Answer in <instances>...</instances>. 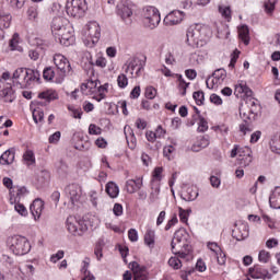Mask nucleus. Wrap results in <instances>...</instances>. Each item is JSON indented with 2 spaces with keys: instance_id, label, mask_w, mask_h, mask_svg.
<instances>
[{
  "instance_id": "24",
  "label": "nucleus",
  "mask_w": 280,
  "mask_h": 280,
  "mask_svg": "<svg viewBox=\"0 0 280 280\" xmlns=\"http://www.w3.org/2000/svg\"><path fill=\"white\" fill-rule=\"evenodd\" d=\"M14 149H9L0 156V164L1 165H12L14 163Z\"/></svg>"
},
{
  "instance_id": "61",
  "label": "nucleus",
  "mask_w": 280,
  "mask_h": 280,
  "mask_svg": "<svg viewBox=\"0 0 280 280\" xmlns=\"http://www.w3.org/2000/svg\"><path fill=\"white\" fill-rule=\"evenodd\" d=\"M207 247L209 248V250H212V253H215V255H218V253L222 250L218 245V243H214V242H209L207 244Z\"/></svg>"
},
{
  "instance_id": "36",
  "label": "nucleus",
  "mask_w": 280,
  "mask_h": 280,
  "mask_svg": "<svg viewBox=\"0 0 280 280\" xmlns=\"http://www.w3.org/2000/svg\"><path fill=\"white\" fill-rule=\"evenodd\" d=\"M23 160L25 161L26 165H34V163H36V156L34 155V151L26 150L23 154Z\"/></svg>"
},
{
  "instance_id": "17",
  "label": "nucleus",
  "mask_w": 280,
  "mask_h": 280,
  "mask_svg": "<svg viewBox=\"0 0 280 280\" xmlns=\"http://www.w3.org/2000/svg\"><path fill=\"white\" fill-rule=\"evenodd\" d=\"M30 209L34 219L38 220L43 213V209H45V202L42 199H35Z\"/></svg>"
},
{
  "instance_id": "19",
  "label": "nucleus",
  "mask_w": 280,
  "mask_h": 280,
  "mask_svg": "<svg viewBox=\"0 0 280 280\" xmlns=\"http://www.w3.org/2000/svg\"><path fill=\"white\" fill-rule=\"evenodd\" d=\"M70 23H69V20H67V18H62V16L54 18L52 22H51L52 35L58 33V31L62 30L63 27H66Z\"/></svg>"
},
{
  "instance_id": "63",
  "label": "nucleus",
  "mask_w": 280,
  "mask_h": 280,
  "mask_svg": "<svg viewBox=\"0 0 280 280\" xmlns=\"http://www.w3.org/2000/svg\"><path fill=\"white\" fill-rule=\"evenodd\" d=\"M89 133L90 135H102V128L97 127L94 124H91L89 126Z\"/></svg>"
},
{
  "instance_id": "26",
  "label": "nucleus",
  "mask_w": 280,
  "mask_h": 280,
  "mask_svg": "<svg viewBox=\"0 0 280 280\" xmlns=\"http://www.w3.org/2000/svg\"><path fill=\"white\" fill-rule=\"evenodd\" d=\"M238 37L242 39L244 45H249L250 43V31L248 30V26L242 25L238 27Z\"/></svg>"
},
{
  "instance_id": "58",
  "label": "nucleus",
  "mask_w": 280,
  "mask_h": 280,
  "mask_svg": "<svg viewBox=\"0 0 280 280\" xmlns=\"http://www.w3.org/2000/svg\"><path fill=\"white\" fill-rule=\"evenodd\" d=\"M84 267L82 268V272H84V277L82 280H95V276L91 275V272L86 271V268H89V264L84 262Z\"/></svg>"
},
{
  "instance_id": "35",
  "label": "nucleus",
  "mask_w": 280,
  "mask_h": 280,
  "mask_svg": "<svg viewBox=\"0 0 280 280\" xmlns=\"http://www.w3.org/2000/svg\"><path fill=\"white\" fill-rule=\"evenodd\" d=\"M129 268L133 273V280H141V265L137 261L129 264Z\"/></svg>"
},
{
  "instance_id": "22",
  "label": "nucleus",
  "mask_w": 280,
  "mask_h": 280,
  "mask_svg": "<svg viewBox=\"0 0 280 280\" xmlns=\"http://www.w3.org/2000/svg\"><path fill=\"white\" fill-rule=\"evenodd\" d=\"M240 115L244 120V124L240 125V130L243 135L252 132L253 128L250 127V115H247L243 109H240Z\"/></svg>"
},
{
  "instance_id": "20",
  "label": "nucleus",
  "mask_w": 280,
  "mask_h": 280,
  "mask_svg": "<svg viewBox=\"0 0 280 280\" xmlns=\"http://www.w3.org/2000/svg\"><path fill=\"white\" fill-rule=\"evenodd\" d=\"M209 143H211L209 136H202L192 144L191 150L192 152H200L203 148H209Z\"/></svg>"
},
{
  "instance_id": "13",
  "label": "nucleus",
  "mask_w": 280,
  "mask_h": 280,
  "mask_svg": "<svg viewBox=\"0 0 280 280\" xmlns=\"http://www.w3.org/2000/svg\"><path fill=\"white\" fill-rule=\"evenodd\" d=\"M252 279H272V275L268 272V269L261 268L259 265H255L249 269Z\"/></svg>"
},
{
  "instance_id": "52",
  "label": "nucleus",
  "mask_w": 280,
  "mask_h": 280,
  "mask_svg": "<svg viewBox=\"0 0 280 280\" xmlns=\"http://www.w3.org/2000/svg\"><path fill=\"white\" fill-rule=\"evenodd\" d=\"M117 82L120 89H126V86H128V77H126V74H120L117 78Z\"/></svg>"
},
{
  "instance_id": "37",
  "label": "nucleus",
  "mask_w": 280,
  "mask_h": 280,
  "mask_svg": "<svg viewBox=\"0 0 280 280\" xmlns=\"http://www.w3.org/2000/svg\"><path fill=\"white\" fill-rule=\"evenodd\" d=\"M4 187H7V189H9V194H10V202H12V200H14V187H12V178L10 177H4L2 180Z\"/></svg>"
},
{
  "instance_id": "53",
  "label": "nucleus",
  "mask_w": 280,
  "mask_h": 280,
  "mask_svg": "<svg viewBox=\"0 0 280 280\" xmlns=\"http://www.w3.org/2000/svg\"><path fill=\"white\" fill-rule=\"evenodd\" d=\"M189 213H191V210H184L183 208H179V219L180 222H184L187 224V220L189 218Z\"/></svg>"
},
{
  "instance_id": "30",
  "label": "nucleus",
  "mask_w": 280,
  "mask_h": 280,
  "mask_svg": "<svg viewBox=\"0 0 280 280\" xmlns=\"http://www.w3.org/2000/svg\"><path fill=\"white\" fill-rule=\"evenodd\" d=\"M271 152L275 154H280V133H276L272 136L271 140L269 141Z\"/></svg>"
},
{
  "instance_id": "55",
  "label": "nucleus",
  "mask_w": 280,
  "mask_h": 280,
  "mask_svg": "<svg viewBox=\"0 0 280 280\" xmlns=\"http://www.w3.org/2000/svg\"><path fill=\"white\" fill-rule=\"evenodd\" d=\"M176 224H178V217H176V214H174L172 217V219L168 220V222L166 223L164 230L170 231V229H172V226H176Z\"/></svg>"
},
{
  "instance_id": "60",
  "label": "nucleus",
  "mask_w": 280,
  "mask_h": 280,
  "mask_svg": "<svg viewBox=\"0 0 280 280\" xmlns=\"http://www.w3.org/2000/svg\"><path fill=\"white\" fill-rule=\"evenodd\" d=\"M162 174H163V167L158 166L153 171V178L160 183V180H162V178H163L161 176Z\"/></svg>"
},
{
  "instance_id": "51",
  "label": "nucleus",
  "mask_w": 280,
  "mask_h": 280,
  "mask_svg": "<svg viewBox=\"0 0 280 280\" xmlns=\"http://www.w3.org/2000/svg\"><path fill=\"white\" fill-rule=\"evenodd\" d=\"M258 259L262 264H268V261H270V253L266 252V250H260V253L258 255Z\"/></svg>"
},
{
  "instance_id": "2",
  "label": "nucleus",
  "mask_w": 280,
  "mask_h": 280,
  "mask_svg": "<svg viewBox=\"0 0 280 280\" xmlns=\"http://www.w3.org/2000/svg\"><path fill=\"white\" fill-rule=\"evenodd\" d=\"M187 43L190 47H200V43L207 40L211 36V28L197 24L190 26L187 31Z\"/></svg>"
},
{
  "instance_id": "62",
  "label": "nucleus",
  "mask_w": 280,
  "mask_h": 280,
  "mask_svg": "<svg viewBox=\"0 0 280 280\" xmlns=\"http://www.w3.org/2000/svg\"><path fill=\"white\" fill-rule=\"evenodd\" d=\"M128 237L130 242H137L139 240V233L135 229L128 231Z\"/></svg>"
},
{
  "instance_id": "50",
  "label": "nucleus",
  "mask_w": 280,
  "mask_h": 280,
  "mask_svg": "<svg viewBox=\"0 0 280 280\" xmlns=\"http://www.w3.org/2000/svg\"><path fill=\"white\" fill-rule=\"evenodd\" d=\"M14 209L20 215H27V208L23 203L15 202Z\"/></svg>"
},
{
  "instance_id": "29",
  "label": "nucleus",
  "mask_w": 280,
  "mask_h": 280,
  "mask_svg": "<svg viewBox=\"0 0 280 280\" xmlns=\"http://www.w3.org/2000/svg\"><path fill=\"white\" fill-rule=\"evenodd\" d=\"M39 100H46V102H52L58 100V92L56 90H47L38 94Z\"/></svg>"
},
{
  "instance_id": "21",
  "label": "nucleus",
  "mask_w": 280,
  "mask_h": 280,
  "mask_svg": "<svg viewBox=\"0 0 280 280\" xmlns=\"http://www.w3.org/2000/svg\"><path fill=\"white\" fill-rule=\"evenodd\" d=\"M38 80H40V72H38V70L26 68L25 88L27 89V86H32V84Z\"/></svg>"
},
{
  "instance_id": "15",
  "label": "nucleus",
  "mask_w": 280,
  "mask_h": 280,
  "mask_svg": "<svg viewBox=\"0 0 280 280\" xmlns=\"http://www.w3.org/2000/svg\"><path fill=\"white\" fill-rule=\"evenodd\" d=\"M143 244L148 246L150 250L156 246V232L151 228H148L143 235Z\"/></svg>"
},
{
  "instance_id": "28",
  "label": "nucleus",
  "mask_w": 280,
  "mask_h": 280,
  "mask_svg": "<svg viewBox=\"0 0 280 280\" xmlns=\"http://www.w3.org/2000/svg\"><path fill=\"white\" fill-rule=\"evenodd\" d=\"M234 233L238 242H242V240H246V237H248V224L246 223L241 224L238 229L234 231Z\"/></svg>"
},
{
  "instance_id": "38",
  "label": "nucleus",
  "mask_w": 280,
  "mask_h": 280,
  "mask_svg": "<svg viewBox=\"0 0 280 280\" xmlns=\"http://www.w3.org/2000/svg\"><path fill=\"white\" fill-rule=\"evenodd\" d=\"M209 130V122L205 117L199 116L198 132H207Z\"/></svg>"
},
{
  "instance_id": "47",
  "label": "nucleus",
  "mask_w": 280,
  "mask_h": 280,
  "mask_svg": "<svg viewBox=\"0 0 280 280\" xmlns=\"http://www.w3.org/2000/svg\"><path fill=\"white\" fill-rule=\"evenodd\" d=\"M144 97L147 100H154L156 97V89L154 86H148L144 91Z\"/></svg>"
},
{
  "instance_id": "14",
  "label": "nucleus",
  "mask_w": 280,
  "mask_h": 280,
  "mask_svg": "<svg viewBox=\"0 0 280 280\" xmlns=\"http://www.w3.org/2000/svg\"><path fill=\"white\" fill-rule=\"evenodd\" d=\"M66 192L68 194V197L70 198V201L72 205H75L78 200L82 197V188L75 184H71L66 188Z\"/></svg>"
},
{
  "instance_id": "34",
  "label": "nucleus",
  "mask_w": 280,
  "mask_h": 280,
  "mask_svg": "<svg viewBox=\"0 0 280 280\" xmlns=\"http://www.w3.org/2000/svg\"><path fill=\"white\" fill-rule=\"evenodd\" d=\"M128 131H130V127L125 126V135H126L127 143L131 150H135V148H137V138H135V133H129L128 136Z\"/></svg>"
},
{
  "instance_id": "9",
  "label": "nucleus",
  "mask_w": 280,
  "mask_h": 280,
  "mask_svg": "<svg viewBox=\"0 0 280 280\" xmlns=\"http://www.w3.org/2000/svg\"><path fill=\"white\" fill-rule=\"evenodd\" d=\"M54 63L56 65L57 69L60 71L61 77L65 78L71 73V63L69 59L61 54H57L54 56Z\"/></svg>"
},
{
  "instance_id": "25",
  "label": "nucleus",
  "mask_w": 280,
  "mask_h": 280,
  "mask_svg": "<svg viewBox=\"0 0 280 280\" xmlns=\"http://www.w3.org/2000/svg\"><path fill=\"white\" fill-rule=\"evenodd\" d=\"M13 189H14V196H13L11 205L21 202V198H24L27 195V188H25V187L14 186Z\"/></svg>"
},
{
  "instance_id": "57",
  "label": "nucleus",
  "mask_w": 280,
  "mask_h": 280,
  "mask_svg": "<svg viewBox=\"0 0 280 280\" xmlns=\"http://www.w3.org/2000/svg\"><path fill=\"white\" fill-rule=\"evenodd\" d=\"M62 257H65V252L63 250H58V253L54 254L50 257V261L52 264H57L58 261H60V259H62Z\"/></svg>"
},
{
  "instance_id": "7",
  "label": "nucleus",
  "mask_w": 280,
  "mask_h": 280,
  "mask_svg": "<svg viewBox=\"0 0 280 280\" xmlns=\"http://www.w3.org/2000/svg\"><path fill=\"white\" fill-rule=\"evenodd\" d=\"M85 45L86 47H95L96 43L100 42V36H102V32L100 28V24L97 22H90L86 25L85 31Z\"/></svg>"
},
{
  "instance_id": "4",
  "label": "nucleus",
  "mask_w": 280,
  "mask_h": 280,
  "mask_svg": "<svg viewBox=\"0 0 280 280\" xmlns=\"http://www.w3.org/2000/svg\"><path fill=\"white\" fill-rule=\"evenodd\" d=\"M7 244L14 255H27V253L32 250V245L25 236H10L7 241Z\"/></svg>"
},
{
  "instance_id": "33",
  "label": "nucleus",
  "mask_w": 280,
  "mask_h": 280,
  "mask_svg": "<svg viewBox=\"0 0 280 280\" xmlns=\"http://www.w3.org/2000/svg\"><path fill=\"white\" fill-rule=\"evenodd\" d=\"M105 191L109 195V198H117L119 196V187L114 182L107 183Z\"/></svg>"
},
{
  "instance_id": "6",
  "label": "nucleus",
  "mask_w": 280,
  "mask_h": 280,
  "mask_svg": "<svg viewBox=\"0 0 280 280\" xmlns=\"http://www.w3.org/2000/svg\"><path fill=\"white\" fill-rule=\"evenodd\" d=\"M52 36L55 37V40L60 43V45H63V47H69L75 43V37L73 36V26H71V23L66 25V27L60 28L58 33H54Z\"/></svg>"
},
{
  "instance_id": "43",
  "label": "nucleus",
  "mask_w": 280,
  "mask_h": 280,
  "mask_svg": "<svg viewBox=\"0 0 280 280\" xmlns=\"http://www.w3.org/2000/svg\"><path fill=\"white\" fill-rule=\"evenodd\" d=\"M49 180V172L47 171H40L37 176V183L39 185H45Z\"/></svg>"
},
{
  "instance_id": "59",
  "label": "nucleus",
  "mask_w": 280,
  "mask_h": 280,
  "mask_svg": "<svg viewBox=\"0 0 280 280\" xmlns=\"http://www.w3.org/2000/svg\"><path fill=\"white\" fill-rule=\"evenodd\" d=\"M27 15L31 21H35L36 16H38V10L35 7H31L27 10Z\"/></svg>"
},
{
  "instance_id": "44",
  "label": "nucleus",
  "mask_w": 280,
  "mask_h": 280,
  "mask_svg": "<svg viewBox=\"0 0 280 280\" xmlns=\"http://www.w3.org/2000/svg\"><path fill=\"white\" fill-rule=\"evenodd\" d=\"M177 80L179 82V89H183L182 95L185 96L187 95V86H189V83L185 82V79H183L182 74H176Z\"/></svg>"
},
{
  "instance_id": "10",
  "label": "nucleus",
  "mask_w": 280,
  "mask_h": 280,
  "mask_svg": "<svg viewBox=\"0 0 280 280\" xmlns=\"http://www.w3.org/2000/svg\"><path fill=\"white\" fill-rule=\"evenodd\" d=\"M133 8L135 4L131 1H120L116 7V13L120 19H122V21H126V19H130L132 16Z\"/></svg>"
},
{
  "instance_id": "41",
  "label": "nucleus",
  "mask_w": 280,
  "mask_h": 280,
  "mask_svg": "<svg viewBox=\"0 0 280 280\" xmlns=\"http://www.w3.org/2000/svg\"><path fill=\"white\" fill-rule=\"evenodd\" d=\"M33 119L35 124H38V121H43L45 119V113L40 108H36L33 110Z\"/></svg>"
},
{
  "instance_id": "49",
  "label": "nucleus",
  "mask_w": 280,
  "mask_h": 280,
  "mask_svg": "<svg viewBox=\"0 0 280 280\" xmlns=\"http://www.w3.org/2000/svg\"><path fill=\"white\" fill-rule=\"evenodd\" d=\"M219 12L224 19H231V7L219 5Z\"/></svg>"
},
{
  "instance_id": "23",
  "label": "nucleus",
  "mask_w": 280,
  "mask_h": 280,
  "mask_svg": "<svg viewBox=\"0 0 280 280\" xmlns=\"http://www.w3.org/2000/svg\"><path fill=\"white\" fill-rule=\"evenodd\" d=\"M269 205L271 209H280V187H276L269 197Z\"/></svg>"
},
{
  "instance_id": "45",
  "label": "nucleus",
  "mask_w": 280,
  "mask_h": 280,
  "mask_svg": "<svg viewBox=\"0 0 280 280\" xmlns=\"http://www.w3.org/2000/svg\"><path fill=\"white\" fill-rule=\"evenodd\" d=\"M168 266H171V268H174V270H178L183 266V262H180V259H178V257H171L168 259Z\"/></svg>"
},
{
  "instance_id": "27",
  "label": "nucleus",
  "mask_w": 280,
  "mask_h": 280,
  "mask_svg": "<svg viewBox=\"0 0 280 280\" xmlns=\"http://www.w3.org/2000/svg\"><path fill=\"white\" fill-rule=\"evenodd\" d=\"M234 93L235 95H242V93H244L246 97H253V90H250V88H248V85H246L244 82L235 86Z\"/></svg>"
},
{
  "instance_id": "18",
  "label": "nucleus",
  "mask_w": 280,
  "mask_h": 280,
  "mask_svg": "<svg viewBox=\"0 0 280 280\" xmlns=\"http://www.w3.org/2000/svg\"><path fill=\"white\" fill-rule=\"evenodd\" d=\"M26 78H27V68H18L13 72V80H18V84H20L21 89H26Z\"/></svg>"
},
{
  "instance_id": "48",
  "label": "nucleus",
  "mask_w": 280,
  "mask_h": 280,
  "mask_svg": "<svg viewBox=\"0 0 280 280\" xmlns=\"http://www.w3.org/2000/svg\"><path fill=\"white\" fill-rule=\"evenodd\" d=\"M95 86H97V83L95 81H88L86 83L81 84V91H82V93H86L88 89L90 91H93V89H95Z\"/></svg>"
},
{
  "instance_id": "40",
  "label": "nucleus",
  "mask_w": 280,
  "mask_h": 280,
  "mask_svg": "<svg viewBox=\"0 0 280 280\" xmlns=\"http://www.w3.org/2000/svg\"><path fill=\"white\" fill-rule=\"evenodd\" d=\"M192 97L196 101V104L198 106H202V104H205V92L202 91L194 92Z\"/></svg>"
},
{
  "instance_id": "64",
  "label": "nucleus",
  "mask_w": 280,
  "mask_h": 280,
  "mask_svg": "<svg viewBox=\"0 0 280 280\" xmlns=\"http://www.w3.org/2000/svg\"><path fill=\"white\" fill-rule=\"evenodd\" d=\"M60 137H61L60 131H56L49 137L48 141L49 143H58L60 141Z\"/></svg>"
},
{
  "instance_id": "5",
  "label": "nucleus",
  "mask_w": 280,
  "mask_h": 280,
  "mask_svg": "<svg viewBox=\"0 0 280 280\" xmlns=\"http://www.w3.org/2000/svg\"><path fill=\"white\" fill-rule=\"evenodd\" d=\"M89 10L86 0H68L66 4V12L69 16L73 19H82V16Z\"/></svg>"
},
{
  "instance_id": "39",
  "label": "nucleus",
  "mask_w": 280,
  "mask_h": 280,
  "mask_svg": "<svg viewBox=\"0 0 280 280\" xmlns=\"http://www.w3.org/2000/svg\"><path fill=\"white\" fill-rule=\"evenodd\" d=\"M43 75H44V80L51 82V80L56 78V72L54 71V68L48 67L44 70Z\"/></svg>"
},
{
  "instance_id": "1",
  "label": "nucleus",
  "mask_w": 280,
  "mask_h": 280,
  "mask_svg": "<svg viewBox=\"0 0 280 280\" xmlns=\"http://www.w3.org/2000/svg\"><path fill=\"white\" fill-rule=\"evenodd\" d=\"M189 233H187L186 229H179L174 233V237L172 240V253L180 257V259H185L187 255H189Z\"/></svg>"
},
{
  "instance_id": "8",
  "label": "nucleus",
  "mask_w": 280,
  "mask_h": 280,
  "mask_svg": "<svg viewBox=\"0 0 280 280\" xmlns=\"http://www.w3.org/2000/svg\"><path fill=\"white\" fill-rule=\"evenodd\" d=\"M66 226L72 235H83L89 230L84 220L78 219L73 215L67 218Z\"/></svg>"
},
{
  "instance_id": "32",
  "label": "nucleus",
  "mask_w": 280,
  "mask_h": 280,
  "mask_svg": "<svg viewBox=\"0 0 280 280\" xmlns=\"http://www.w3.org/2000/svg\"><path fill=\"white\" fill-rule=\"evenodd\" d=\"M128 194H135V191H138L141 187V179H129L126 184Z\"/></svg>"
},
{
  "instance_id": "16",
  "label": "nucleus",
  "mask_w": 280,
  "mask_h": 280,
  "mask_svg": "<svg viewBox=\"0 0 280 280\" xmlns=\"http://www.w3.org/2000/svg\"><path fill=\"white\" fill-rule=\"evenodd\" d=\"M0 100L9 104H12V102L16 100V96L14 95V90L12 89L11 84L8 83L4 89L0 90Z\"/></svg>"
},
{
  "instance_id": "54",
  "label": "nucleus",
  "mask_w": 280,
  "mask_h": 280,
  "mask_svg": "<svg viewBox=\"0 0 280 280\" xmlns=\"http://www.w3.org/2000/svg\"><path fill=\"white\" fill-rule=\"evenodd\" d=\"M213 78L217 80H224L226 78V70L218 69L212 73Z\"/></svg>"
},
{
  "instance_id": "31",
  "label": "nucleus",
  "mask_w": 280,
  "mask_h": 280,
  "mask_svg": "<svg viewBox=\"0 0 280 280\" xmlns=\"http://www.w3.org/2000/svg\"><path fill=\"white\" fill-rule=\"evenodd\" d=\"M183 200L186 202H192V200H196L198 198V190L194 189L192 187H189L186 189V191L182 195Z\"/></svg>"
},
{
  "instance_id": "42",
  "label": "nucleus",
  "mask_w": 280,
  "mask_h": 280,
  "mask_svg": "<svg viewBox=\"0 0 280 280\" xmlns=\"http://www.w3.org/2000/svg\"><path fill=\"white\" fill-rule=\"evenodd\" d=\"M159 194H161V187H159V185L152 187V191L149 196L150 202H156V200H159Z\"/></svg>"
},
{
  "instance_id": "46",
  "label": "nucleus",
  "mask_w": 280,
  "mask_h": 280,
  "mask_svg": "<svg viewBox=\"0 0 280 280\" xmlns=\"http://www.w3.org/2000/svg\"><path fill=\"white\" fill-rule=\"evenodd\" d=\"M246 104L249 106V113L255 117V115H257V103L255 102V98H248Z\"/></svg>"
},
{
  "instance_id": "3",
  "label": "nucleus",
  "mask_w": 280,
  "mask_h": 280,
  "mask_svg": "<svg viewBox=\"0 0 280 280\" xmlns=\"http://www.w3.org/2000/svg\"><path fill=\"white\" fill-rule=\"evenodd\" d=\"M161 23V13L156 7L148 5L142 9V24L145 30H156Z\"/></svg>"
},
{
  "instance_id": "12",
  "label": "nucleus",
  "mask_w": 280,
  "mask_h": 280,
  "mask_svg": "<svg viewBox=\"0 0 280 280\" xmlns=\"http://www.w3.org/2000/svg\"><path fill=\"white\" fill-rule=\"evenodd\" d=\"M240 156H238V165L240 167H248L250 163H253V151L248 147H242L241 150H238Z\"/></svg>"
},
{
  "instance_id": "11",
  "label": "nucleus",
  "mask_w": 280,
  "mask_h": 280,
  "mask_svg": "<svg viewBox=\"0 0 280 280\" xmlns=\"http://www.w3.org/2000/svg\"><path fill=\"white\" fill-rule=\"evenodd\" d=\"M183 19H185V12L174 10L171 11L163 20V23L166 27H174V25H178L183 23Z\"/></svg>"
},
{
  "instance_id": "56",
  "label": "nucleus",
  "mask_w": 280,
  "mask_h": 280,
  "mask_svg": "<svg viewBox=\"0 0 280 280\" xmlns=\"http://www.w3.org/2000/svg\"><path fill=\"white\" fill-rule=\"evenodd\" d=\"M217 255V261L220 266H224L226 264V254L224 252H218Z\"/></svg>"
}]
</instances>
